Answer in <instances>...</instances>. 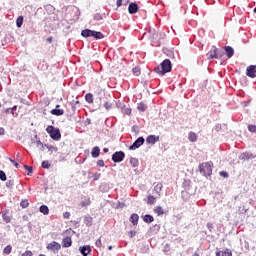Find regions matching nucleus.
Masks as SVG:
<instances>
[{
	"mask_svg": "<svg viewBox=\"0 0 256 256\" xmlns=\"http://www.w3.org/2000/svg\"><path fill=\"white\" fill-rule=\"evenodd\" d=\"M188 140L190 143H195L197 141V134L195 132H190L188 134Z\"/></svg>",
	"mask_w": 256,
	"mask_h": 256,
	"instance_id": "aec40b11",
	"label": "nucleus"
},
{
	"mask_svg": "<svg viewBox=\"0 0 256 256\" xmlns=\"http://www.w3.org/2000/svg\"><path fill=\"white\" fill-rule=\"evenodd\" d=\"M104 107H105L106 111H110V109H113V104H111L109 102H105Z\"/></svg>",
	"mask_w": 256,
	"mask_h": 256,
	"instance_id": "ea45409f",
	"label": "nucleus"
},
{
	"mask_svg": "<svg viewBox=\"0 0 256 256\" xmlns=\"http://www.w3.org/2000/svg\"><path fill=\"white\" fill-rule=\"evenodd\" d=\"M39 136L35 135L33 140H32V143H36V141H39Z\"/></svg>",
	"mask_w": 256,
	"mask_h": 256,
	"instance_id": "5fc2aeb1",
	"label": "nucleus"
},
{
	"mask_svg": "<svg viewBox=\"0 0 256 256\" xmlns=\"http://www.w3.org/2000/svg\"><path fill=\"white\" fill-rule=\"evenodd\" d=\"M137 11H139V5H137L135 2L130 3L128 6V13H130V15H135Z\"/></svg>",
	"mask_w": 256,
	"mask_h": 256,
	"instance_id": "9d476101",
	"label": "nucleus"
},
{
	"mask_svg": "<svg viewBox=\"0 0 256 256\" xmlns=\"http://www.w3.org/2000/svg\"><path fill=\"white\" fill-rule=\"evenodd\" d=\"M22 25H23V16H19V17L16 19V27L21 28Z\"/></svg>",
	"mask_w": 256,
	"mask_h": 256,
	"instance_id": "2f4dec72",
	"label": "nucleus"
},
{
	"mask_svg": "<svg viewBox=\"0 0 256 256\" xmlns=\"http://www.w3.org/2000/svg\"><path fill=\"white\" fill-rule=\"evenodd\" d=\"M80 205H81L82 207H89V205H91V199H90V198H86L84 201H82V202L80 203Z\"/></svg>",
	"mask_w": 256,
	"mask_h": 256,
	"instance_id": "7c9ffc66",
	"label": "nucleus"
},
{
	"mask_svg": "<svg viewBox=\"0 0 256 256\" xmlns=\"http://www.w3.org/2000/svg\"><path fill=\"white\" fill-rule=\"evenodd\" d=\"M130 222L133 224V225H138L139 223V215L137 214H132L130 216Z\"/></svg>",
	"mask_w": 256,
	"mask_h": 256,
	"instance_id": "6ab92c4d",
	"label": "nucleus"
},
{
	"mask_svg": "<svg viewBox=\"0 0 256 256\" xmlns=\"http://www.w3.org/2000/svg\"><path fill=\"white\" fill-rule=\"evenodd\" d=\"M132 73L133 75H135V77H139V75H141V69H139L138 67H135L132 69Z\"/></svg>",
	"mask_w": 256,
	"mask_h": 256,
	"instance_id": "72a5a7b5",
	"label": "nucleus"
},
{
	"mask_svg": "<svg viewBox=\"0 0 256 256\" xmlns=\"http://www.w3.org/2000/svg\"><path fill=\"white\" fill-rule=\"evenodd\" d=\"M2 218L5 223H11V217L7 216V211L2 212Z\"/></svg>",
	"mask_w": 256,
	"mask_h": 256,
	"instance_id": "a878e982",
	"label": "nucleus"
},
{
	"mask_svg": "<svg viewBox=\"0 0 256 256\" xmlns=\"http://www.w3.org/2000/svg\"><path fill=\"white\" fill-rule=\"evenodd\" d=\"M129 163L132 167H139V159L137 158H130Z\"/></svg>",
	"mask_w": 256,
	"mask_h": 256,
	"instance_id": "b1692460",
	"label": "nucleus"
},
{
	"mask_svg": "<svg viewBox=\"0 0 256 256\" xmlns=\"http://www.w3.org/2000/svg\"><path fill=\"white\" fill-rule=\"evenodd\" d=\"M20 205L23 209H27V207H29V201L28 200H22Z\"/></svg>",
	"mask_w": 256,
	"mask_h": 256,
	"instance_id": "e433bc0d",
	"label": "nucleus"
},
{
	"mask_svg": "<svg viewBox=\"0 0 256 256\" xmlns=\"http://www.w3.org/2000/svg\"><path fill=\"white\" fill-rule=\"evenodd\" d=\"M63 217H64V219H69V217H71V213L70 212H65L63 214Z\"/></svg>",
	"mask_w": 256,
	"mask_h": 256,
	"instance_id": "3c124183",
	"label": "nucleus"
},
{
	"mask_svg": "<svg viewBox=\"0 0 256 256\" xmlns=\"http://www.w3.org/2000/svg\"><path fill=\"white\" fill-rule=\"evenodd\" d=\"M103 19V16H101V14H95L94 15V20L95 21H101Z\"/></svg>",
	"mask_w": 256,
	"mask_h": 256,
	"instance_id": "79ce46f5",
	"label": "nucleus"
},
{
	"mask_svg": "<svg viewBox=\"0 0 256 256\" xmlns=\"http://www.w3.org/2000/svg\"><path fill=\"white\" fill-rule=\"evenodd\" d=\"M224 51H225L228 59H231V57H233V55H235V50L231 46H225Z\"/></svg>",
	"mask_w": 256,
	"mask_h": 256,
	"instance_id": "ddd939ff",
	"label": "nucleus"
},
{
	"mask_svg": "<svg viewBox=\"0 0 256 256\" xmlns=\"http://www.w3.org/2000/svg\"><path fill=\"white\" fill-rule=\"evenodd\" d=\"M36 147H38V149H40V151H44L45 149V144H43V142H41V140H36Z\"/></svg>",
	"mask_w": 256,
	"mask_h": 256,
	"instance_id": "cd10ccee",
	"label": "nucleus"
},
{
	"mask_svg": "<svg viewBox=\"0 0 256 256\" xmlns=\"http://www.w3.org/2000/svg\"><path fill=\"white\" fill-rule=\"evenodd\" d=\"M44 147H46V149H48V151H50L51 153L58 151V148L52 145L45 144Z\"/></svg>",
	"mask_w": 256,
	"mask_h": 256,
	"instance_id": "c756f323",
	"label": "nucleus"
},
{
	"mask_svg": "<svg viewBox=\"0 0 256 256\" xmlns=\"http://www.w3.org/2000/svg\"><path fill=\"white\" fill-rule=\"evenodd\" d=\"M99 177H101V174L99 173L94 174V181H98Z\"/></svg>",
	"mask_w": 256,
	"mask_h": 256,
	"instance_id": "864d4df0",
	"label": "nucleus"
},
{
	"mask_svg": "<svg viewBox=\"0 0 256 256\" xmlns=\"http://www.w3.org/2000/svg\"><path fill=\"white\" fill-rule=\"evenodd\" d=\"M128 233H129V237L131 239H133V237H135V235H137V232L135 230H130Z\"/></svg>",
	"mask_w": 256,
	"mask_h": 256,
	"instance_id": "37998d69",
	"label": "nucleus"
},
{
	"mask_svg": "<svg viewBox=\"0 0 256 256\" xmlns=\"http://www.w3.org/2000/svg\"><path fill=\"white\" fill-rule=\"evenodd\" d=\"M154 212L158 215H163L165 213V211H163V207L161 206H157L156 208H154Z\"/></svg>",
	"mask_w": 256,
	"mask_h": 256,
	"instance_id": "473e14b6",
	"label": "nucleus"
},
{
	"mask_svg": "<svg viewBox=\"0 0 256 256\" xmlns=\"http://www.w3.org/2000/svg\"><path fill=\"white\" fill-rule=\"evenodd\" d=\"M162 189H163V184L161 183L156 184L153 189V195H155L158 198L161 197Z\"/></svg>",
	"mask_w": 256,
	"mask_h": 256,
	"instance_id": "f8f14e48",
	"label": "nucleus"
},
{
	"mask_svg": "<svg viewBox=\"0 0 256 256\" xmlns=\"http://www.w3.org/2000/svg\"><path fill=\"white\" fill-rule=\"evenodd\" d=\"M10 163H13V165L16 167V169H19V163H17L15 160L9 158Z\"/></svg>",
	"mask_w": 256,
	"mask_h": 256,
	"instance_id": "c03bdc74",
	"label": "nucleus"
},
{
	"mask_svg": "<svg viewBox=\"0 0 256 256\" xmlns=\"http://www.w3.org/2000/svg\"><path fill=\"white\" fill-rule=\"evenodd\" d=\"M143 143H145V138H143V136L138 137L135 142L130 146L129 150L130 151H135L136 149H139V147H141V145H143Z\"/></svg>",
	"mask_w": 256,
	"mask_h": 256,
	"instance_id": "0eeeda50",
	"label": "nucleus"
},
{
	"mask_svg": "<svg viewBox=\"0 0 256 256\" xmlns=\"http://www.w3.org/2000/svg\"><path fill=\"white\" fill-rule=\"evenodd\" d=\"M46 132L48 133V135H50L53 141H59V139H61V130H59V128H55L54 126H48L46 128Z\"/></svg>",
	"mask_w": 256,
	"mask_h": 256,
	"instance_id": "39448f33",
	"label": "nucleus"
},
{
	"mask_svg": "<svg viewBox=\"0 0 256 256\" xmlns=\"http://www.w3.org/2000/svg\"><path fill=\"white\" fill-rule=\"evenodd\" d=\"M143 221H144V223H153V221H155V218H153L152 215L146 214L143 217Z\"/></svg>",
	"mask_w": 256,
	"mask_h": 256,
	"instance_id": "412c9836",
	"label": "nucleus"
},
{
	"mask_svg": "<svg viewBox=\"0 0 256 256\" xmlns=\"http://www.w3.org/2000/svg\"><path fill=\"white\" fill-rule=\"evenodd\" d=\"M39 211L43 213V215H49V207L47 205L40 206Z\"/></svg>",
	"mask_w": 256,
	"mask_h": 256,
	"instance_id": "5701e85b",
	"label": "nucleus"
},
{
	"mask_svg": "<svg viewBox=\"0 0 256 256\" xmlns=\"http://www.w3.org/2000/svg\"><path fill=\"white\" fill-rule=\"evenodd\" d=\"M100 153H101V149L99 148V146H96L92 149L91 156L93 157V159H97V157H99Z\"/></svg>",
	"mask_w": 256,
	"mask_h": 256,
	"instance_id": "a211bd4d",
	"label": "nucleus"
},
{
	"mask_svg": "<svg viewBox=\"0 0 256 256\" xmlns=\"http://www.w3.org/2000/svg\"><path fill=\"white\" fill-rule=\"evenodd\" d=\"M256 155L251 152H244L241 154L240 159L249 160V159H255Z\"/></svg>",
	"mask_w": 256,
	"mask_h": 256,
	"instance_id": "2eb2a0df",
	"label": "nucleus"
},
{
	"mask_svg": "<svg viewBox=\"0 0 256 256\" xmlns=\"http://www.w3.org/2000/svg\"><path fill=\"white\" fill-rule=\"evenodd\" d=\"M173 68V65L171 64V60L165 59L162 61V63L157 66L154 71L158 75H165L166 73H171V69Z\"/></svg>",
	"mask_w": 256,
	"mask_h": 256,
	"instance_id": "f257e3e1",
	"label": "nucleus"
},
{
	"mask_svg": "<svg viewBox=\"0 0 256 256\" xmlns=\"http://www.w3.org/2000/svg\"><path fill=\"white\" fill-rule=\"evenodd\" d=\"M124 159H125V152H123V151H116L112 155V161L114 163H121L122 161H124Z\"/></svg>",
	"mask_w": 256,
	"mask_h": 256,
	"instance_id": "423d86ee",
	"label": "nucleus"
},
{
	"mask_svg": "<svg viewBox=\"0 0 256 256\" xmlns=\"http://www.w3.org/2000/svg\"><path fill=\"white\" fill-rule=\"evenodd\" d=\"M127 3H129V0H123L122 1V5H127Z\"/></svg>",
	"mask_w": 256,
	"mask_h": 256,
	"instance_id": "bf43d9fd",
	"label": "nucleus"
},
{
	"mask_svg": "<svg viewBox=\"0 0 256 256\" xmlns=\"http://www.w3.org/2000/svg\"><path fill=\"white\" fill-rule=\"evenodd\" d=\"M123 113H125V115H129L131 113V108L123 109Z\"/></svg>",
	"mask_w": 256,
	"mask_h": 256,
	"instance_id": "8fccbe9b",
	"label": "nucleus"
},
{
	"mask_svg": "<svg viewBox=\"0 0 256 256\" xmlns=\"http://www.w3.org/2000/svg\"><path fill=\"white\" fill-rule=\"evenodd\" d=\"M116 5L117 7H121L123 5V0H117Z\"/></svg>",
	"mask_w": 256,
	"mask_h": 256,
	"instance_id": "603ef678",
	"label": "nucleus"
},
{
	"mask_svg": "<svg viewBox=\"0 0 256 256\" xmlns=\"http://www.w3.org/2000/svg\"><path fill=\"white\" fill-rule=\"evenodd\" d=\"M248 131H250V133H256V125H248Z\"/></svg>",
	"mask_w": 256,
	"mask_h": 256,
	"instance_id": "4c0bfd02",
	"label": "nucleus"
},
{
	"mask_svg": "<svg viewBox=\"0 0 256 256\" xmlns=\"http://www.w3.org/2000/svg\"><path fill=\"white\" fill-rule=\"evenodd\" d=\"M48 41L51 43V38H48Z\"/></svg>",
	"mask_w": 256,
	"mask_h": 256,
	"instance_id": "69168bd1",
	"label": "nucleus"
},
{
	"mask_svg": "<svg viewBox=\"0 0 256 256\" xmlns=\"http://www.w3.org/2000/svg\"><path fill=\"white\" fill-rule=\"evenodd\" d=\"M223 55H225V52L215 46H212L211 50L207 54L208 59H222Z\"/></svg>",
	"mask_w": 256,
	"mask_h": 256,
	"instance_id": "20e7f679",
	"label": "nucleus"
},
{
	"mask_svg": "<svg viewBox=\"0 0 256 256\" xmlns=\"http://www.w3.org/2000/svg\"><path fill=\"white\" fill-rule=\"evenodd\" d=\"M103 151L104 153H109V148H104Z\"/></svg>",
	"mask_w": 256,
	"mask_h": 256,
	"instance_id": "052dcab7",
	"label": "nucleus"
},
{
	"mask_svg": "<svg viewBox=\"0 0 256 256\" xmlns=\"http://www.w3.org/2000/svg\"><path fill=\"white\" fill-rule=\"evenodd\" d=\"M51 115H55L56 117H61V115L65 114V110L59 109V108H54L50 111Z\"/></svg>",
	"mask_w": 256,
	"mask_h": 256,
	"instance_id": "dca6fc26",
	"label": "nucleus"
},
{
	"mask_svg": "<svg viewBox=\"0 0 256 256\" xmlns=\"http://www.w3.org/2000/svg\"><path fill=\"white\" fill-rule=\"evenodd\" d=\"M220 177H224L225 179H227V177H229V174L225 171H221L220 172Z\"/></svg>",
	"mask_w": 256,
	"mask_h": 256,
	"instance_id": "49530a36",
	"label": "nucleus"
},
{
	"mask_svg": "<svg viewBox=\"0 0 256 256\" xmlns=\"http://www.w3.org/2000/svg\"><path fill=\"white\" fill-rule=\"evenodd\" d=\"M97 165H98V167H105V161H103V160H98V161H97Z\"/></svg>",
	"mask_w": 256,
	"mask_h": 256,
	"instance_id": "a18cd8bd",
	"label": "nucleus"
},
{
	"mask_svg": "<svg viewBox=\"0 0 256 256\" xmlns=\"http://www.w3.org/2000/svg\"><path fill=\"white\" fill-rule=\"evenodd\" d=\"M0 181H7V174L3 170H0Z\"/></svg>",
	"mask_w": 256,
	"mask_h": 256,
	"instance_id": "c9c22d12",
	"label": "nucleus"
},
{
	"mask_svg": "<svg viewBox=\"0 0 256 256\" xmlns=\"http://www.w3.org/2000/svg\"><path fill=\"white\" fill-rule=\"evenodd\" d=\"M79 252L83 256H88L89 253H91V246H89V245L80 246L79 247Z\"/></svg>",
	"mask_w": 256,
	"mask_h": 256,
	"instance_id": "9b49d317",
	"label": "nucleus"
},
{
	"mask_svg": "<svg viewBox=\"0 0 256 256\" xmlns=\"http://www.w3.org/2000/svg\"><path fill=\"white\" fill-rule=\"evenodd\" d=\"M157 199H159V197L153 196V195H149L148 196V203H149V205H155V201H157Z\"/></svg>",
	"mask_w": 256,
	"mask_h": 256,
	"instance_id": "393cba45",
	"label": "nucleus"
},
{
	"mask_svg": "<svg viewBox=\"0 0 256 256\" xmlns=\"http://www.w3.org/2000/svg\"><path fill=\"white\" fill-rule=\"evenodd\" d=\"M247 77H251V79H255L256 77V65H250L246 69Z\"/></svg>",
	"mask_w": 256,
	"mask_h": 256,
	"instance_id": "6e6552de",
	"label": "nucleus"
},
{
	"mask_svg": "<svg viewBox=\"0 0 256 256\" xmlns=\"http://www.w3.org/2000/svg\"><path fill=\"white\" fill-rule=\"evenodd\" d=\"M113 249V246H108V251H111Z\"/></svg>",
	"mask_w": 256,
	"mask_h": 256,
	"instance_id": "680f3d73",
	"label": "nucleus"
},
{
	"mask_svg": "<svg viewBox=\"0 0 256 256\" xmlns=\"http://www.w3.org/2000/svg\"><path fill=\"white\" fill-rule=\"evenodd\" d=\"M138 111H146L147 110V106L144 103H138Z\"/></svg>",
	"mask_w": 256,
	"mask_h": 256,
	"instance_id": "f704fd0d",
	"label": "nucleus"
},
{
	"mask_svg": "<svg viewBox=\"0 0 256 256\" xmlns=\"http://www.w3.org/2000/svg\"><path fill=\"white\" fill-rule=\"evenodd\" d=\"M59 107H61V105L58 104L56 105L55 109H59Z\"/></svg>",
	"mask_w": 256,
	"mask_h": 256,
	"instance_id": "e2e57ef3",
	"label": "nucleus"
},
{
	"mask_svg": "<svg viewBox=\"0 0 256 256\" xmlns=\"http://www.w3.org/2000/svg\"><path fill=\"white\" fill-rule=\"evenodd\" d=\"M199 171L201 175H204V177H211V174L213 173V163L204 162L200 164Z\"/></svg>",
	"mask_w": 256,
	"mask_h": 256,
	"instance_id": "f03ea898",
	"label": "nucleus"
},
{
	"mask_svg": "<svg viewBox=\"0 0 256 256\" xmlns=\"http://www.w3.org/2000/svg\"><path fill=\"white\" fill-rule=\"evenodd\" d=\"M24 169H26V171H28V175H29L30 173H33V167H31V166L24 165Z\"/></svg>",
	"mask_w": 256,
	"mask_h": 256,
	"instance_id": "a19ab883",
	"label": "nucleus"
},
{
	"mask_svg": "<svg viewBox=\"0 0 256 256\" xmlns=\"http://www.w3.org/2000/svg\"><path fill=\"white\" fill-rule=\"evenodd\" d=\"M46 249H48V251H59L61 249V244H59V242H51L47 245Z\"/></svg>",
	"mask_w": 256,
	"mask_h": 256,
	"instance_id": "1a4fd4ad",
	"label": "nucleus"
},
{
	"mask_svg": "<svg viewBox=\"0 0 256 256\" xmlns=\"http://www.w3.org/2000/svg\"><path fill=\"white\" fill-rule=\"evenodd\" d=\"M216 256H233V253L230 250L219 251Z\"/></svg>",
	"mask_w": 256,
	"mask_h": 256,
	"instance_id": "4be33fe9",
	"label": "nucleus"
},
{
	"mask_svg": "<svg viewBox=\"0 0 256 256\" xmlns=\"http://www.w3.org/2000/svg\"><path fill=\"white\" fill-rule=\"evenodd\" d=\"M85 101H87L90 105L93 104V94L87 93L85 95Z\"/></svg>",
	"mask_w": 256,
	"mask_h": 256,
	"instance_id": "bb28decb",
	"label": "nucleus"
},
{
	"mask_svg": "<svg viewBox=\"0 0 256 256\" xmlns=\"http://www.w3.org/2000/svg\"><path fill=\"white\" fill-rule=\"evenodd\" d=\"M73 245V240H71V237H66L62 240V247L68 248Z\"/></svg>",
	"mask_w": 256,
	"mask_h": 256,
	"instance_id": "f3484780",
	"label": "nucleus"
},
{
	"mask_svg": "<svg viewBox=\"0 0 256 256\" xmlns=\"http://www.w3.org/2000/svg\"><path fill=\"white\" fill-rule=\"evenodd\" d=\"M11 251H13V247L11 245H7L4 248L3 253H4V255H10Z\"/></svg>",
	"mask_w": 256,
	"mask_h": 256,
	"instance_id": "c85d7f7f",
	"label": "nucleus"
},
{
	"mask_svg": "<svg viewBox=\"0 0 256 256\" xmlns=\"http://www.w3.org/2000/svg\"><path fill=\"white\" fill-rule=\"evenodd\" d=\"M42 167L43 169H49V167H51V164L49 163V161L45 160L42 162Z\"/></svg>",
	"mask_w": 256,
	"mask_h": 256,
	"instance_id": "58836bf2",
	"label": "nucleus"
},
{
	"mask_svg": "<svg viewBox=\"0 0 256 256\" xmlns=\"http://www.w3.org/2000/svg\"><path fill=\"white\" fill-rule=\"evenodd\" d=\"M12 110V113L13 111H17V105H14L12 108H10Z\"/></svg>",
	"mask_w": 256,
	"mask_h": 256,
	"instance_id": "13d9d810",
	"label": "nucleus"
},
{
	"mask_svg": "<svg viewBox=\"0 0 256 256\" xmlns=\"http://www.w3.org/2000/svg\"><path fill=\"white\" fill-rule=\"evenodd\" d=\"M95 245H96V247L101 248V246H102L101 238H98V239L96 240Z\"/></svg>",
	"mask_w": 256,
	"mask_h": 256,
	"instance_id": "de8ad7c7",
	"label": "nucleus"
},
{
	"mask_svg": "<svg viewBox=\"0 0 256 256\" xmlns=\"http://www.w3.org/2000/svg\"><path fill=\"white\" fill-rule=\"evenodd\" d=\"M0 135H5V128L0 127Z\"/></svg>",
	"mask_w": 256,
	"mask_h": 256,
	"instance_id": "6e6d98bb",
	"label": "nucleus"
},
{
	"mask_svg": "<svg viewBox=\"0 0 256 256\" xmlns=\"http://www.w3.org/2000/svg\"><path fill=\"white\" fill-rule=\"evenodd\" d=\"M21 256H33V252L28 250V251L24 252Z\"/></svg>",
	"mask_w": 256,
	"mask_h": 256,
	"instance_id": "09e8293b",
	"label": "nucleus"
},
{
	"mask_svg": "<svg viewBox=\"0 0 256 256\" xmlns=\"http://www.w3.org/2000/svg\"><path fill=\"white\" fill-rule=\"evenodd\" d=\"M74 105H79V101L77 100V101H75V104Z\"/></svg>",
	"mask_w": 256,
	"mask_h": 256,
	"instance_id": "0e129e2a",
	"label": "nucleus"
},
{
	"mask_svg": "<svg viewBox=\"0 0 256 256\" xmlns=\"http://www.w3.org/2000/svg\"><path fill=\"white\" fill-rule=\"evenodd\" d=\"M156 141H159V136H155V135H149L147 138H146V143L148 145H155V142Z\"/></svg>",
	"mask_w": 256,
	"mask_h": 256,
	"instance_id": "4468645a",
	"label": "nucleus"
},
{
	"mask_svg": "<svg viewBox=\"0 0 256 256\" xmlns=\"http://www.w3.org/2000/svg\"><path fill=\"white\" fill-rule=\"evenodd\" d=\"M5 113H11L12 115H13V110H11V108H7L6 110H5Z\"/></svg>",
	"mask_w": 256,
	"mask_h": 256,
	"instance_id": "4d7b16f0",
	"label": "nucleus"
},
{
	"mask_svg": "<svg viewBox=\"0 0 256 256\" xmlns=\"http://www.w3.org/2000/svg\"><path fill=\"white\" fill-rule=\"evenodd\" d=\"M81 35H82V37H85V38L94 37V39H96V40L103 39V37H105L103 35V33L97 32V31L91 30V29L82 30Z\"/></svg>",
	"mask_w": 256,
	"mask_h": 256,
	"instance_id": "7ed1b4c3",
	"label": "nucleus"
}]
</instances>
